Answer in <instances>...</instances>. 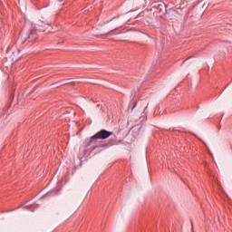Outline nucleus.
Wrapping results in <instances>:
<instances>
[{
    "label": "nucleus",
    "mask_w": 232,
    "mask_h": 232,
    "mask_svg": "<svg viewBox=\"0 0 232 232\" xmlns=\"http://www.w3.org/2000/svg\"><path fill=\"white\" fill-rule=\"evenodd\" d=\"M50 24H52V23L50 22H44V21H41L40 24H38V32H46V27L44 26H50Z\"/></svg>",
    "instance_id": "5"
},
{
    "label": "nucleus",
    "mask_w": 232,
    "mask_h": 232,
    "mask_svg": "<svg viewBox=\"0 0 232 232\" xmlns=\"http://www.w3.org/2000/svg\"><path fill=\"white\" fill-rule=\"evenodd\" d=\"M19 43H23V38L21 36L18 37L17 41L14 40L13 42H11V44L7 47L6 53H13V55L19 53V52H21L19 47H17V44H19Z\"/></svg>",
    "instance_id": "3"
},
{
    "label": "nucleus",
    "mask_w": 232,
    "mask_h": 232,
    "mask_svg": "<svg viewBox=\"0 0 232 232\" xmlns=\"http://www.w3.org/2000/svg\"><path fill=\"white\" fill-rule=\"evenodd\" d=\"M105 35H110V33H107Z\"/></svg>",
    "instance_id": "8"
},
{
    "label": "nucleus",
    "mask_w": 232,
    "mask_h": 232,
    "mask_svg": "<svg viewBox=\"0 0 232 232\" xmlns=\"http://www.w3.org/2000/svg\"><path fill=\"white\" fill-rule=\"evenodd\" d=\"M111 20H107L105 23H110Z\"/></svg>",
    "instance_id": "7"
},
{
    "label": "nucleus",
    "mask_w": 232,
    "mask_h": 232,
    "mask_svg": "<svg viewBox=\"0 0 232 232\" xmlns=\"http://www.w3.org/2000/svg\"><path fill=\"white\" fill-rule=\"evenodd\" d=\"M152 8H156L158 12H166V4L163 1L154 2Z\"/></svg>",
    "instance_id": "4"
},
{
    "label": "nucleus",
    "mask_w": 232,
    "mask_h": 232,
    "mask_svg": "<svg viewBox=\"0 0 232 232\" xmlns=\"http://www.w3.org/2000/svg\"><path fill=\"white\" fill-rule=\"evenodd\" d=\"M132 104V108H131V111L135 110L136 106H137V101H132L130 102V105L131 106Z\"/></svg>",
    "instance_id": "6"
},
{
    "label": "nucleus",
    "mask_w": 232,
    "mask_h": 232,
    "mask_svg": "<svg viewBox=\"0 0 232 232\" xmlns=\"http://www.w3.org/2000/svg\"><path fill=\"white\" fill-rule=\"evenodd\" d=\"M111 135H113V132L102 129L90 138L87 144L85 145V148H90V146H91V150H95V148H108V144H102V143H100L98 147L97 140H104L111 137Z\"/></svg>",
    "instance_id": "1"
},
{
    "label": "nucleus",
    "mask_w": 232,
    "mask_h": 232,
    "mask_svg": "<svg viewBox=\"0 0 232 232\" xmlns=\"http://www.w3.org/2000/svg\"><path fill=\"white\" fill-rule=\"evenodd\" d=\"M42 198H44V196H43Z\"/></svg>",
    "instance_id": "10"
},
{
    "label": "nucleus",
    "mask_w": 232,
    "mask_h": 232,
    "mask_svg": "<svg viewBox=\"0 0 232 232\" xmlns=\"http://www.w3.org/2000/svg\"><path fill=\"white\" fill-rule=\"evenodd\" d=\"M19 37L22 38L23 44L25 43L26 44H34L39 41V33L37 32V29H31L25 34L22 32Z\"/></svg>",
    "instance_id": "2"
},
{
    "label": "nucleus",
    "mask_w": 232,
    "mask_h": 232,
    "mask_svg": "<svg viewBox=\"0 0 232 232\" xmlns=\"http://www.w3.org/2000/svg\"><path fill=\"white\" fill-rule=\"evenodd\" d=\"M218 129L220 130V125L218 126Z\"/></svg>",
    "instance_id": "9"
}]
</instances>
